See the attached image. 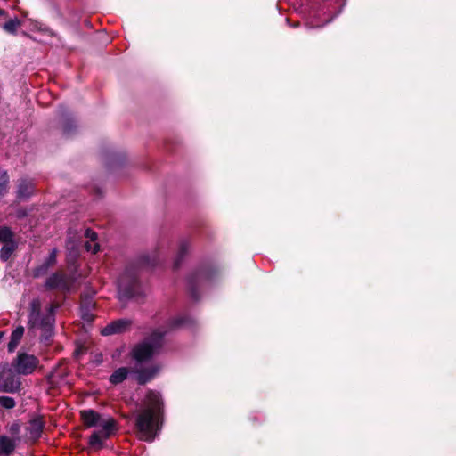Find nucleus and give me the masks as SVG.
Returning a JSON list of instances; mask_svg holds the SVG:
<instances>
[{
	"mask_svg": "<svg viewBox=\"0 0 456 456\" xmlns=\"http://www.w3.org/2000/svg\"><path fill=\"white\" fill-rule=\"evenodd\" d=\"M188 247H189L188 242H186V241H182L181 242L180 247H179L178 257H177V259L175 262V266H178L179 261L182 259L183 255H185V253H186V251L188 249Z\"/></svg>",
	"mask_w": 456,
	"mask_h": 456,
	"instance_id": "obj_24",
	"label": "nucleus"
},
{
	"mask_svg": "<svg viewBox=\"0 0 456 456\" xmlns=\"http://www.w3.org/2000/svg\"><path fill=\"white\" fill-rule=\"evenodd\" d=\"M56 258H57V249L53 248L52 251L50 252L49 256H47V258L39 266H37L34 270V273H33L34 276L40 277V276L45 275L47 273L48 269L51 266H53V265H55Z\"/></svg>",
	"mask_w": 456,
	"mask_h": 456,
	"instance_id": "obj_11",
	"label": "nucleus"
},
{
	"mask_svg": "<svg viewBox=\"0 0 456 456\" xmlns=\"http://www.w3.org/2000/svg\"><path fill=\"white\" fill-rule=\"evenodd\" d=\"M80 416L84 424L88 428H96L102 425V422H104L106 419L109 417L101 415L97 411L91 409L81 411Z\"/></svg>",
	"mask_w": 456,
	"mask_h": 456,
	"instance_id": "obj_9",
	"label": "nucleus"
},
{
	"mask_svg": "<svg viewBox=\"0 0 456 456\" xmlns=\"http://www.w3.org/2000/svg\"><path fill=\"white\" fill-rule=\"evenodd\" d=\"M15 240L13 232L7 226H0V243L6 244Z\"/></svg>",
	"mask_w": 456,
	"mask_h": 456,
	"instance_id": "obj_21",
	"label": "nucleus"
},
{
	"mask_svg": "<svg viewBox=\"0 0 456 456\" xmlns=\"http://www.w3.org/2000/svg\"><path fill=\"white\" fill-rule=\"evenodd\" d=\"M127 273H130L135 276V274L134 273L130 272V268H127ZM125 273H126V272Z\"/></svg>",
	"mask_w": 456,
	"mask_h": 456,
	"instance_id": "obj_28",
	"label": "nucleus"
},
{
	"mask_svg": "<svg viewBox=\"0 0 456 456\" xmlns=\"http://www.w3.org/2000/svg\"><path fill=\"white\" fill-rule=\"evenodd\" d=\"M166 333L167 330H154L150 337L146 338L142 343L134 346L133 349V357L138 363L148 361L159 353L163 345V337Z\"/></svg>",
	"mask_w": 456,
	"mask_h": 456,
	"instance_id": "obj_3",
	"label": "nucleus"
},
{
	"mask_svg": "<svg viewBox=\"0 0 456 456\" xmlns=\"http://www.w3.org/2000/svg\"><path fill=\"white\" fill-rule=\"evenodd\" d=\"M54 308L53 305H49L42 312L41 303L38 298L33 299L30 303L28 327L29 329H37L45 332V339L51 336L53 329Z\"/></svg>",
	"mask_w": 456,
	"mask_h": 456,
	"instance_id": "obj_2",
	"label": "nucleus"
},
{
	"mask_svg": "<svg viewBox=\"0 0 456 456\" xmlns=\"http://www.w3.org/2000/svg\"><path fill=\"white\" fill-rule=\"evenodd\" d=\"M21 25L28 27L31 28V30L34 31H41L48 35L53 34L48 27L33 20H24L20 21L16 18L11 19L3 25V28L8 33L14 34L17 31L18 28L20 27Z\"/></svg>",
	"mask_w": 456,
	"mask_h": 456,
	"instance_id": "obj_8",
	"label": "nucleus"
},
{
	"mask_svg": "<svg viewBox=\"0 0 456 456\" xmlns=\"http://www.w3.org/2000/svg\"><path fill=\"white\" fill-rule=\"evenodd\" d=\"M20 379L12 365L0 364V391L14 393L20 389Z\"/></svg>",
	"mask_w": 456,
	"mask_h": 456,
	"instance_id": "obj_5",
	"label": "nucleus"
},
{
	"mask_svg": "<svg viewBox=\"0 0 456 456\" xmlns=\"http://www.w3.org/2000/svg\"><path fill=\"white\" fill-rule=\"evenodd\" d=\"M163 402L159 393H147L141 409L135 416L137 436L141 440L152 442L160 430Z\"/></svg>",
	"mask_w": 456,
	"mask_h": 456,
	"instance_id": "obj_1",
	"label": "nucleus"
},
{
	"mask_svg": "<svg viewBox=\"0 0 456 456\" xmlns=\"http://www.w3.org/2000/svg\"><path fill=\"white\" fill-rule=\"evenodd\" d=\"M44 428V421L41 417H36L32 419L28 426V431L32 439H37L40 437Z\"/></svg>",
	"mask_w": 456,
	"mask_h": 456,
	"instance_id": "obj_14",
	"label": "nucleus"
},
{
	"mask_svg": "<svg viewBox=\"0 0 456 456\" xmlns=\"http://www.w3.org/2000/svg\"><path fill=\"white\" fill-rule=\"evenodd\" d=\"M19 438L0 436V456H9L15 450Z\"/></svg>",
	"mask_w": 456,
	"mask_h": 456,
	"instance_id": "obj_13",
	"label": "nucleus"
},
{
	"mask_svg": "<svg viewBox=\"0 0 456 456\" xmlns=\"http://www.w3.org/2000/svg\"><path fill=\"white\" fill-rule=\"evenodd\" d=\"M139 287L136 276L130 273H123L118 281V299L122 302L135 297Z\"/></svg>",
	"mask_w": 456,
	"mask_h": 456,
	"instance_id": "obj_6",
	"label": "nucleus"
},
{
	"mask_svg": "<svg viewBox=\"0 0 456 456\" xmlns=\"http://www.w3.org/2000/svg\"><path fill=\"white\" fill-rule=\"evenodd\" d=\"M34 190V184L31 181L21 179L18 184L17 196L19 199L29 197Z\"/></svg>",
	"mask_w": 456,
	"mask_h": 456,
	"instance_id": "obj_15",
	"label": "nucleus"
},
{
	"mask_svg": "<svg viewBox=\"0 0 456 456\" xmlns=\"http://www.w3.org/2000/svg\"><path fill=\"white\" fill-rule=\"evenodd\" d=\"M129 370L126 367L116 370L110 378V383L117 385L123 382L128 376Z\"/></svg>",
	"mask_w": 456,
	"mask_h": 456,
	"instance_id": "obj_20",
	"label": "nucleus"
},
{
	"mask_svg": "<svg viewBox=\"0 0 456 456\" xmlns=\"http://www.w3.org/2000/svg\"><path fill=\"white\" fill-rule=\"evenodd\" d=\"M0 405L5 409H12L15 406V401L10 396H0Z\"/></svg>",
	"mask_w": 456,
	"mask_h": 456,
	"instance_id": "obj_23",
	"label": "nucleus"
},
{
	"mask_svg": "<svg viewBox=\"0 0 456 456\" xmlns=\"http://www.w3.org/2000/svg\"><path fill=\"white\" fill-rule=\"evenodd\" d=\"M85 236L89 240V241L86 243V250L94 254L97 253L99 251L100 246L98 243L95 242L97 239L96 232L90 229H86Z\"/></svg>",
	"mask_w": 456,
	"mask_h": 456,
	"instance_id": "obj_17",
	"label": "nucleus"
},
{
	"mask_svg": "<svg viewBox=\"0 0 456 456\" xmlns=\"http://www.w3.org/2000/svg\"><path fill=\"white\" fill-rule=\"evenodd\" d=\"M130 325V322L127 320L119 319L112 322L111 323L105 326L101 334L102 336H110L113 334H118L125 331L128 326Z\"/></svg>",
	"mask_w": 456,
	"mask_h": 456,
	"instance_id": "obj_10",
	"label": "nucleus"
},
{
	"mask_svg": "<svg viewBox=\"0 0 456 456\" xmlns=\"http://www.w3.org/2000/svg\"><path fill=\"white\" fill-rule=\"evenodd\" d=\"M309 26H310L311 28H319V27H321L322 25L314 24V22H310V23H309Z\"/></svg>",
	"mask_w": 456,
	"mask_h": 456,
	"instance_id": "obj_27",
	"label": "nucleus"
},
{
	"mask_svg": "<svg viewBox=\"0 0 456 456\" xmlns=\"http://www.w3.org/2000/svg\"><path fill=\"white\" fill-rule=\"evenodd\" d=\"M45 287L50 289H68L66 276L60 273H55L52 274L46 280Z\"/></svg>",
	"mask_w": 456,
	"mask_h": 456,
	"instance_id": "obj_12",
	"label": "nucleus"
},
{
	"mask_svg": "<svg viewBox=\"0 0 456 456\" xmlns=\"http://www.w3.org/2000/svg\"><path fill=\"white\" fill-rule=\"evenodd\" d=\"M11 431L14 434H17L19 432V426L18 425H12L11 428Z\"/></svg>",
	"mask_w": 456,
	"mask_h": 456,
	"instance_id": "obj_26",
	"label": "nucleus"
},
{
	"mask_svg": "<svg viewBox=\"0 0 456 456\" xmlns=\"http://www.w3.org/2000/svg\"><path fill=\"white\" fill-rule=\"evenodd\" d=\"M159 369L156 367H151L150 369H140L138 368L136 370V379L139 384H145L149 380H151L158 372Z\"/></svg>",
	"mask_w": 456,
	"mask_h": 456,
	"instance_id": "obj_16",
	"label": "nucleus"
},
{
	"mask_svg": "<svg viewBox=\"0 0 456 456\" xmlns=\"http://www.w3.org/2000/svg\"><path fill=\"white\" fill-rule=\"evenodd\" d=\"M18 248V242L16 240H13L12 242L4 244L1 250H0V257L3 261H7L11 256L13 254V252Z\"/></svg>",
	"mask_w": 456,
	"mask_h": 456,
	"instance_id": "obj_19",
	"label": "nucleus"
},
{
	"mask_svg": "<svg viewBox=\"0 0 456 456\" xmlns=\"http://www.w3.org/2000/svg\"><path fill=\"white\" fill-rule=\"evenodd\" d=\"M185 320H186L185 317L180 316V317L175 318L174 320L170 321L168 325L171 328L179 327L185 323Z\"/></svg>",
	"mask_w": 456,
	"mask_h": 456,
	"instance_id": "obj_25",
	"label": "nucleus"
},
{
	"mask_svg": "<svg viewBox=\"0 0 456 456\" xmlns=\"http://www.w3.org/2000/svg\"><path fill=\"white\" fill-rule=\"evenodd\" d=\"M12 365L19 375H29L38 367L39 360L33 354L19 353Z\"/></svg>",
	"mask_w": 456,
	"mask_h": 456,
	"instance_id": "obj_7",
	"label": "nucleus"
},
{
	"mask_svg": "<svg viewBox=\"0 0 456 456\" xmlns=\"http://www.w3.org/2000/svg\"><path fill=\"white\" fill-rule=\"evenodd\" d=\"M24 334V328L22 326L17 327L11 335V339L8 343V350L12 352L18 346L21 338Z\"/></svg>",
	"mask_w": 456,
	"mask_h": 456,
	"instance_id": "obj_18",
	"label": "nucleus"
},
{
	"mask_svg": "<svg viewBox=\"0 0 456 456\" xmlns=\"http://www.w3.org/2000/svg\"><path fill=\"white\" fill-rule=\"evenodd\" d=\"M118 430L117 421L112 417H108L102 425L96 427V429L88 438V444L95 450L102 449L106 441L115 436Z\"/></svg>",
	"mask_w": 456,
	"mask_h": 456,
	"instance_id": "obj_4",
	"label": "nucleus"
},
{
	"mask_svg": "<svg viewBox=\"0 0 456 456\" xmlns=\"http://www.w3.org/2000/svg\"><path fill=\"white\" fill-rule=\"evenodd\" d=\"M9 176L5 171H0V200L7 192Z\"/></svg>",
	"mask_w": 456,
	"mask_h": 456,
	"instance_id": "obj_22",
	"label": "nucleus"
}]
</instances>
